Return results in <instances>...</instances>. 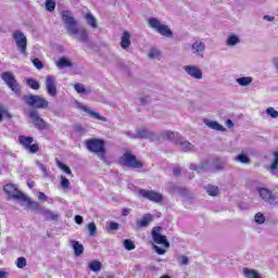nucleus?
Returning <instances> with one entry per match:
<instances>
[{
	"label": "nucleus",
	"instance_id": "nucleus-1",
	"mask_svg": "<svg viewBox=\"0 0 278 278\" xmlns=\"http://www.w3.org/2000/svg\"><path fill=\"white\" fill-rule=\"evenodd\" d=\"M61 17L67 34H70V36H74L77 42L86 43L90 41V34L88 33V29L84 26L78 27V22L75 16L71 14V11H62Z\"/></svg>",
	"mask_w": 278,
	"mask_h": 278
},
{
	"label": "nucleus",
	"instance_id": "nucleus-2",
	"mask_svg": "<svg viewBox=\"0 0 278 278\" xmlns=\"http://www.w3.org/2000/svg\"><path fill=\"white\" fill-rule=\"evenodd\" d=\"M88 151L94 153L99 160H105V141L102 139H90L86 141Z\"/></svg>",
	"mask_w": 278,
	"mask_h": 278
},
{
	"label": "nucleus",
	"instance_id": "nucleus-3",
	"mask_svg": "<svg viewBox=\"0 0 278 278\" xmlns=\"http://www.w3.org/2000/svg\"><path fill=\"white\" fill-rule=\"evenodd\" d=\"M149 27L157 31L161 36H165L166 38H173V30L168 27V25L162 24L157 17H150L148 21Z\"/></svg>",
	"mask_w": 278,
	"mask_h": 278
},
{
	"label": "nucleus",
	"instance_id": "nucleus-4",
	"mask_svg": "<svg viewBox=\"0 0 278 278\" xmlns=\"http://www.w3.org/2000/svg\"><path fill=\"white\" fill-rule=\"evenodd\" d=\"M23 101L30 108H37L39 110L49 108V101H47L45 98H40V96L25 94L23 96Z\"/></svg>",
	"mask_w": 278,
	"mask_h": 278
},
{
	"label": "nucleus",
	"instance_id": "nucleus-5",
	"mask_svg": "<svg viewBox=\"0 0 278 278\" xmlns=\"http://www.w3.org/2000/svg\"><path fill=\"white\" fill-rule=\"evenodd\" d=\"M1 79L4 81V84H7L8 88H10L16 97H21V85L12 72L2 73Z\"/></svg>",
	"mask_w": 278,
	"mask_h": 278
},
{
	"label": "nucleus",
	"instance_id": "nucleus-6",
	"mask_svg": "<svg viewBox=\"0 0 278 278\" xmlns=\"http://www.w3.org/2000/svg\"><path fill=\"white\" fill-rule=\"evenodd\" d=\"M119 162H122V164L128 168H142L143 166L142 162L138 161L136 155L131 154L129 151L124 153V155L119 159Z\"/></svg>",
	"mask_w": 278,
	"mask_h": 278
},
{
	"label": "nucleus",
	"instance_id": "nucleus-7",
	"mask_svg": "<svg viewBox=\"0 0 278 278\" xmlns=\"http://www.w3.org/2000/svg\"><path fill=\"white\" fill-rule=\"evenodd\" d=\"M13 39L15 40L20 53H23V55L27 54V37H25V34L21 30H15L13 33Z\"/></svg>",
	"mask_w": 278,
	"mask_h": 278
},
{
	"label": "nucleus",
	"instance_id": "nucleus-8",
	"mask_svg": "<svg viewBox=\"0 0 278 278\" xmlns=\"http://www.w3.org/2000/svg\"><path fill=\"white\" fill-rule=\"evenodd\" d=\"M162 227L156 226L152 229V239L155 244H163L166 249L170 247V243L168 242V239H166V236L161 235Z\"/></svg>",
	"mask_w": 278,
	"mask_h": 278
},
{
	"label": "nucleus",
	"instance_id": "nucleus-9",
	"mask_svg": "<svg viewBox=\"0 0 278 278\" xmlns=\"http://www.w3.org/2000/svg\"><path fill=\"white\" fill-rule=\"evenodd\" d=\"M29 118L33 119L35 127L40 131H42V129H47V124L45 123V119L40 117L36 109H31L29 111Z\"/></svg>",
	"mask_w": 278,
	"mask_h": 278
},
{
	"label": "nucleus",
	"instance_id": "nucleus-10",
	"mask_svg": "<svg viewBox=\"0 0 278 278\" xmlns=\"http://www.w3.org/2000/svg\"><path fill=\"white\" fill-rule=\"evenodd\" d=\"M46 90L50 97H55L58 94V84L55 80V76L48 75L46 77Z\"/></svg>",
	"mask_w": 278,
	"mask_h": 278
},
{
	"label": "nucleus",
	"instance_id": "nucleus-11",
	"mask_svg": "<svg viewBox=\"0 0 278 278\" xmlns=\"http://www.w3.org/2000/svg\"><path fill=\"white\" fill-rule=\"evenodd\" d=\"M3 190L9 197L16 199L17 201H21L23 197H25V194H23V192H21L13 184L5 185Z\"/></svg>",
	"mask_w": 278,
	"mask_h": 278
},
{
	"label": "nucleus",
	"instance_id": "nucleus-12",
	"mask_svg": "<svg viewBox=\"0 0 278 278\" xmlns=\"http://www.w3.org/2000/svg\"><path fill=\"white\" fill-rule=\"evenodd\" d=\"M260 197L265 201L266 203H269V205H277L278 201L275 195H273V191L266 188L258 189Z\"/></svg>",
	"mask_w": 278,
	"mask_h": 278
},
{
	"label": "nucleus",
	"instance_id": "nucleus-13",
	"mask_svg": "<svg viewBox=\"0 0 278 278\" xmlns=\"http://www.w3.org/2000/svg\"><path fill=\"white\" fill-rule=\"evenodd\" d=\"M141 197L143 199H148L149 201H152L153 203H162V200L164 199L161 193H157L155 191L141 189L140 190Z\"/></svg>",
	"mask_w": 278,
	"mask_h": 278
},
{
	"label": "nucleus",
	"instance_id": "nucleus-14",
	"mask_svg": "<svg viewBox=\"0 0 278 278\" xmlns=\"http://www.w3.org/2000/svg\"><path fill=\"white\" fill-rule=\"evenodd\" d=\"M184 71L193 79H203V72L197 65H185Z\"/></svg>",
	"mask_w": 278,
	"mask_h": 278
},
{
	"label": "nucleus",
	"instance_id": "nucleus-15",
	"mask_svg": "<svg viewBox=\"0 0 278 278\" xmlns=\"http://www.w3.org/2000/svg\"><path fill=\"white\" fill-rule=\"evenodd\" d=\"M191 51L193 55H197V58H203L205 42L197 40L194 43H192Z\"/></svg>",
	"mask_w": 278,
	"mask_h": 278
},
{
	"label": "nucleus",
	"instance_id": "nucleus-16",
	"mask_svg": "<svg viewBox=\"0 0 278 278\" xmlns=\"http://www.w3.org/2000/svg\"><path fill=\"white\" fill-rule=\"evenodd\" d=\"M21 201H24V203H27V207H29V210H31L33 212H37V214H40L41 210L43 206H40V204L38 202H34L30 200V198L27 197H23V199Z\"/></svg>",
	"mask_w": 278,
	"mask_h": 278
},
{
	"label": "nucleus",
	"instance_id": "nucleus-17",
	"mask_svg": "<svg viewBox=\"0 0 278 278\" xmlns=\"http://www.w3.org/2000/svg\"><path fill=\"white\" fill-rule=\"evenodd\" d=\"M136 134H137V140L153 138V136H155V134L149 130L148 128H137Z\"/></svg>",
	"mask_w": 278,
	"mask_h": 278
},
{
	"label": "nucleus",
	"instance_id": "nucleus-18",
	"mask_svg": "<svg viewBox=\"0 0 278 278\" xmlns=\"http://www.w3.org/2000/svg\"><path fill=\"white\" fill-rule=\"evenodd\" d=\"M204 125H206V127L210 129H214L215 131H227V128L218 124L216 121L204 119Z\"/></svg>",
	"mask_w": 278,
	"mask_h": 278
},
{
	"label": "nucleus",
	"instance_id": "nucleus-19",
	"mask_svg": "<svg viewBox=\"0 0 278 278\" xmlns=\"http://www.w3.org/2000/svg\"><path fill=\"white\" fill-rule=\"evenodd\" d=\"M80 110H83V112H87V114H90V116L92 118H96L97 121H103V123L108 122V118L105 116H101V114H99L98 112H93L92 110H90V108L86 105H81Z\"/></svg>",
	"mask_w": 278,
	"mask_h": 278
},
{
	"label": "nucleus",
	"instance_id": "nucleus-20",
	"mask_svg": "<svg viewBox=\"0 0 278 278\" xmlns=\"http://www.w3.org/2000/svg\"><path fill=\"white\" fill-rule=\"evenodd\" d=\"M121 47L124 50H127L129 47H131V34H129L127 30H125L122 36Z\"/></svg>",
	"mask_w": 278,
	"mask_h": 278
},
{
	"label": "nucleus",
	"instance_id": "nucleus-21",
	"mask_svg": "<svg viewBox=\"0 0 278 278\" xmlns=\"http://www.w3.org/2000/svg\"><path fill=\"white\" fill-rule=\"evenodd\" d=\"M225 164H227V160L225 159H215L213 161V170L215 173H220V170H225Z\"/></svg>",
	"mask_w": 278,
	"mask_h": 278
},
{
	"label": "nucleus",
	"instance_id": "nucleus-22",
	"mask_svg": "<svg viewBox=\"0 0 278 278\" xmlns=\"http://www.w3.org/2000/svg\"><path fill=\"white\" fill-rule=\"evenodd\" d=\"M153 222V215L151 214H146L143 215L141 220H137V227L142 229L143 227H149L151 223Z\"/></svg>",
	"mask_w": 278,
	"mask_h": 278
},
{
	"label": "nucleus",
	"instance_id": "nucleus-23",
	"mask_svg": "<svg viewBox=\"0 0 278 278\" xmlns=\"http://www.w3.org/2000/svg\"><path fill=\"white\" fill-rule=\"evenodd\" d=\"M39 214L45 216L46 220H58V218L60 217L58 214L53 213L52 211H49L45 206L41 208Z\"/></svg>",
	"mask_w": 278,
	"mask_h": 278
},
{
	"label": "nucleus",
	"instance_id": "nucleus-24",
	"mask_svg": "<svg viewBox=\"0 0 278 278\" xmlns=\"http://www.w3.org/2000/svg\"><path fill=\"white\" fill-rule=\"evenodd\" d=\"M274 155V160L271 162V164L267 167V170H269V173H271V175H277V170H278V152L275 151L273 153Z\"/></svg>",
	"mask_w": 278,
	"mask_h": 278
},
{
	"label": "nucleus",
	"instance_id": "nucleus-25",
	"mask_svg": "<svg viewBox=\"0 0 278 278\" xmlns=\"http://www.w3.org/2000/svg\"><path fill=\"white\" fill-rule=\"evenodd\" d=\"M20 144L23 147V149H26L34 142V137H27V136H18L17 138Z\"/></svg>",
	"mask_w": 278,
	"mask_h": 278
},
{
	"label": "nucleus",
	"instance_id": "nucleus-26",
	"mask_svg": "<svg viewBox=\"0 0 278 278\" xmlns=\"http://www.w3.org/2000/svg\"><path fill=\"white\" fill-rule=\"evenodd\" d=\"M71 244L76 257H79V255H84V244H80L79 241H75V240H72Z\"/></svg>",
	"mask_w": 278,
	"mask_h": 278
},
{
	"label": "nucleus",
	"instance_id": "nucleus-27",
	"mask_svg": "<svg viewBox=\"0 0 278 278\" xmlns=\"http://www.w3.org/2000/svg\"><path fill=\"white\" fill-rule=\"evenodd\" d=\"M85 21L87 25H89V27H92V29H97V27H99V24L97 23V17H94V15H92V13L90 12L85 14Z\"/></svg>",
	"mask_w": 278,
	"mask_h": 278
},
{
	"label": "nucleus",
	"instance_id": "nucleus-28",
	"mask_svg": "<svg viewBox=\"0 0 278 278\" xmlns=\"http://www.w3.org/2000/svg\"><path fill=\"white\" fill-rule=\"evenodd\" d=\"M210 168V163L207 161L201 163L200 165H191L190 169L195 170L197 173H205Z\"/></svg>",
	"mask_w": 278,
	"mask_h": 278
},
{
	"label": "nucleus",
	"instance_id": "nucleus-29",
	"mask_svg": "<svg viewBox=\"0 0 278 278\" xmlns=\"http://www.w3.org/2000/svg\"><path fill=\"white\" fill-rule=\"evenodd\" d=\"M74 90H76L78 94H92V90L86 89V86H84V84L80 83L74 85Z\"/></svg>",
	"mask_w": 278,
	"mask_h": 278
},
{
	"label": "nucleus",
	"instance_id": "nucleus-30",
	"mask_svg": "<svg viewBox=\"0 0 278 278\" xmlns=\"http://www.w3.org/2000/svg\"><path fill=\"white\" fill-rule=\"evenodd\" d=\"M177 146L181 151H192L194 149V144L190 143L189 141H177Z\"/></svg>",
	"mask_w": 278,
	"mask_h": 278
},
{
	"label": "nucleus",
	"instance_id": "nucleus-31",
	"mask_svg": "<svg viewBox=\"0 0 278 278\" xmlns=\"http://www.w3.org/2000/svg\"><path fill=\"white\" fill-rule=\"evenodd\" d=\"M58 68H73V62L68 61L66 58H61L56 62Z\"/></svg>",
	"mask_w": 278,
	"mask_h": 278
},
{
	"label": "nucleus",
	"instance_id": "nucleus-32",
	"mask_svg": "<svg viewBox=\"0 0 278 278\" xmlns=\"http://www.w3.org/2000/svg\"><path fill=\"white\" fill-rule=\"evenodd\" d=\"M177 136H179V134L177 132H173L170 130H165L161 134V138L162 140H170L174 141L175 138H177Z\"/></svg>",
	"mask_w": 278,
	"mask_h": 278
},
{
	"label": "nucleus",
	"instance_id": "nucleus-33",
	"mask_svg": "<svg viewBox=\"0 0 278 278\" xmlns=\"http://www.w3.org/2000/svg\"><path fill=\"white\" fill-rule=\"evenodd\" d=\"M237 84H239V86H251V84H253V77L248 76V77H240L236 79Z\"/></svg>",
	"mask_w": 278,
	"mask_h": 278
},
{
	"label": "nucleus",
	"instance_id": "nucleus-34",
	"mask_svg": "<svg viewBox=\"0 0 278 278\" xmlns=\"http://www.w3.org/2000/svg\"><path fill=\"white\" fill-rule=\"evenodd\" d=\"M243 275L247 278H262L260 277V273L255 271L254 269L243 268Z\"/></svg>",
	"mask_w": 278,
	"mask_h": 278
},
{
	"label": "nucleus",
	"instance_id": "nucleus-35",
	"mask_svg": "<svg viewBox=\"0 0 278 278\" xmlns=\"http://www.w3.org/2000/svg\"><path fill=\"white\" fill-rule=\"evenodd\" d=\"M206 192H207L208 197H218L219 189L217 186L207 185Z\"/></svg>",
	"mask_w": 278,
	"mask_h": 278
},
{
	"label": "nucleus",
	"instance_id": "nucleus-36",
	"mask_svg": "<svg viewBox=\"0 0 278 278\" xmlns=\"http://www.w3.org/2000/svg\"><path fill=\"white\" fill-rule=\"evenodd\" d=\"M87 231H88L89 238H94V236H97V224H94V222L89 223L87 225Z\"/></svg>",
	"mask_w": 278,
	"mask_h": 278
},
{
	"label": "nucleus",
	"instance_id": "nucleus-37",
	"mask_svg": "<svg viewBox=\"0 0 278 278\" xmlns=\"http://www.w3.org/2000/svg\"><path fill=\"white\" fill-rule=\"evenodd\" d=\"M26 84L31 90H40V83L34 78H27Z\"/></svg>",
	"mask_w": 278,
	"mask_h": 278
},
{
	"label": "nucleus",
	"instance_id": "nucleus-38",
	"mask_svg": "<svg viewBox=\"0 0 278 278\" xmlns=\"http://www.w3.org/2000/svg\"><path fill=\"white\" fill-rule=\"evenodd\" d=\"M240 42V38L236 35H230L228 36V39H227V46L228 47H236V45H239Z\"/></svg>",
	"mask_w": 278,
	"mask_h": 278
},
{
	"label": "nucleus",
	"instance_id": "nucleus-39",
	"mask_svg": "<svg viewBox=\"0 0 278 278\" xmlns=\"http://www.w3.org/2000/svg\"><path fill=\"white\" fill-rule=\"evenodd\" d=\"M89 268L92 270V273H99L101 270V262L94 260L89 263Z\"/></svg>",
	"mask_w": 278,
	"mask_h": 278
},
{
	"label": "nucleus",
	"instance_id": "nucleus-40",
	"mask_svg": "<svg viewBox=\"0 0 278 278\" xmlns=\"http://www.w3.org/2000/svg\"><path fill=\"white\" fill-rule=\"evenodd\" d=\"M160 55H162V52H160V50L152 48L150 50V52L148 53V58L150 60H157V58H160Z\"/></svg>",
	"mask_w": 278,
	"mask_h": 278
},
{
	"label": "nucleus",
	"instance_id": "nucleus-41",
	"mask_svg": "<svg viewBox=\"0 0 278 278\" xmlns=\"http://www.w3.org/2000/svg\"><path fill=\"white\" fill-rule=\"evenodd\" d=\"M236 162H240L241 164H251V159H249L247 154L241 153L236 157Z\"/></svg>",
	"mask_w": 278,
	"mask_h": 278
},
{
	"label": "nucleus",
	"instance_id": "nucleus-42",
	"mask_svg": "<svg viewBox=\"0 0 278 278\" xmlns=\"http://www.w3.org/2000/svg\"><path fill=\"white\" fill-rule=\"evenodd\" d=\"M124 249H126V251H134V249H136V244L131 239H126L124 240Z\"/></svg>",
	"mask_w": 278,
	"mask_h": 278
},
{
	"label": "nucleus",
	"instance_id": "nucleus-43",
	"mask_svg": "<svg viewBox=\"0 0 278 278\" xmlns=\"http://www.w3.org/2000/svg\"><path fill=\"white\" fill-rule=\"evenodd\" d=\"M58 166L59 168H61V170H63V173H66V175H73V172L71 170V167H68V165L58 161Z\"/></svg>",
	"mask_w": 278,
	"mask_h": 278
},
{
	"label": "nucleus",
	"instance_id": "nucleus-44",
	"mask_svg": "<svg viewBox=\"0 0 278 278\" xmlns=\"http://www.w3.org/2000/svg\"><path fill=\"white\" fill-rule=\"evenodd\" d=\"M61 188H63V190H68V188H71V180L65 176H61Z\"/></svg>",
	"mask_w": 278,
	"mask_h": 278
},
{
	"label": "nucleus",
	"instance_id": "nucleus-45",
	"mask_svg": "<svg viewBox=\"0 0 278 278\" xmlns=\"http://www.w3.org/2000/svg\"><path fill=\"white\" fill-rule=\"evenodd\" d=\"M254 218H255V223H257V225H264V223H266V217L262 213H256Z\"/></svg>",
	"mask_w": 278,
	"mask_h": 278
},
{
	"label": "nucleus",
	"instance_id": "nucleus-46",
	"mask_svg": "<svg viewBox=\"0 0 278 278\" xmlns=\"http://www.w3.org/2000/svg\"><path fill=\"white\" fill-rule=\"evenodd\" d=\"M266 114L268 116H271V118H278V111L275 110V108H273V106H269L266 109Z\"/></svg>",
	"mask_w": 278,
	"mask_h": 278
},
{
	"label": "nucleus",
	"instance_id": "nucleus-47",
	"mask_svg": "<svg viewBox=\"0 0 278 278\" xmlns=\"http://www.w3.org/2000/svg\"><path fill=\"white\" fill-rule=\"evenodd\" d=\"M46 10H48V12H54L55 11V1L46 0Z\"/></svg>",
	"mask_w": 278,
	"mask_h": 278
},
{
	"label": "nucleus",
	"instance_id": "nucleus-48",
	"mask_svg": "<svg viewBox=\"0 0 278 278\" xmlns=\"http://www.w3.org/2000/svg\"><path fill=\"white\" fill-rule=\"evenodd\" d=\"M26 151H29L30 153H38L40 151V147L38 146V143H30Z\"/></svg>",
	"mask_w": 278,
	"mask_h": 278
},
{
	"label": "nucleus",
	"instance_id": "nucleus-49",
	"mask_svg": "<svg viewBox=\"0 0 278 278\" xmlns=\"http://www.w3.org/2000/svg\"><path fill=\"white\" fill-rule=\"evenodd\" d=\"M36 164L39 167V169L41 170V173H43V177H49V172L47 170V166H45V164L40 163V161H37Z\"/></svg>",
	"mask_w": 278,
	"mask_h": 278
},
{
	"label": "nucleus",
	"instance_id": "nucleus-50",
	"mask_svg": "<svg viewBox=\"0 0 278 278\" xmlns=\"http://www.w3.org/2000/svg\"><path fill=\"white\" fill-rule=\"evenodd\" d=\"M16 266H17V268H25V266H27V258L18 257Z\"/></svg>",
	"mask_w": 278,
	"mask_h": 278
},
{
	"label": "nucleus",
	"instance_id": "nucleus-51",
	"mask_svg": "<svg viewBox=\"0 0 278 278\" xmlns=\"http://www.w3.org/2000/svg\"><path fill=\"white\" fill-rule=\"evenodd\" d=\"M176 260L180 261V263H179L180 266H188V264H189L188 256H186V255L177 256Z\"/></svg>",
	"mask_w": 278,
	"mask_h": 278
},
{
	"label": "nucleus",
	"instance_id": "nucleus-52",
	"mask_svg": "<svg viewBox=\"0 0 278 278\" xmlns=\"http://www.w3.org/2000/svg\"><path fill=\"white\" fill-rule=\"evenodd\" d=\"M33 64L38 71H41V68H45V65L42 64V61L40 59H34Z\"/></svg>",
	"mask_w": 278,
	"mask_h": 278
},
{
	"label": "nucleus",
	"instance_id": "nucleus-53",
	"mask_svg": "<svg viewBox=\"0 0 278 278\" xmlns=\"http://www.w3.org/2000/svg\"><path fill=\"white\" fill-rule=\"evenodd\" d=\"M109 229H110V231H117V229H118V223H116V222H111V223H110V226H109Z\"/></svg>",
	"mask_w": 278,
	"mask_h": 278
},
{
	"label": "nucleus",
	"instance_id": "nucleus-54",
	"mask_svg": "<svg viewBox=\"0 0 278 278\" xmlns=\"http://www.w3.org/2000/svg\"><path fill=\"white\" fill-rule=\"evenodd\" d=\"M74 220L76 225H84V217L81 215H76Z\"/></svg>",
	"mask_w": 278,
	"mask_h": 278
},
{
	"label": "nucleus",
	"instance_id": "nucleus-55",
	"mask_svg": "<svg viewBox=\"0 0 278 278\" xmlns=\"http://www.w3.org/2000/svg\"><path fill=\"white\" fill-rule=\"evenodd\" d=\"M154 251H155V253H157V255H164V253H166V250H164L157 245H154Z\"/></svg>",
	"mask_w": 278,
	"mask_h": 278
},
{
	"label": "nucleus",
	"instance_id": "nucleus-56",
	"mask_svg": "<svg viewBox=\"0 0 278 278\" xmlns=\"http://www.w3.org/2000/svg\"><path fill=\"white\" fill-rule=\"evenodd\" d=\"M75 131H77L78 134H84L86 130L84 129L83 125H76L74 126Z\"/></svg>",
	"mask_w": 278,
	"mask_h": 278
},
{
	"label": "nucleus",
	"instance_id": "nucleus-57",
	"mask_svg": "<svg viewBox=\"0 0 278 278\" xmlns=\"http://www.w3.org/2000/svg\"><path fill=\"white\" fill-rule=\"evenodd\" d=\"M173 175H174L175 177H181V169H179V167H175V168L173 169Z\"/></svg>",
	"mask_w": 278,
	"mask_h": 278
},
{
	"label": "nucleus",
	"instance_id": "nucleus-58",
	"mask_svg": "<svg viewBox=\"0 0 278 278\" xmlns=\"http://www.w3.org/2000/svg\"><path fill=\"white\" fill-rule=\"evenodd\" d=\"M126 136H129V138H131V140H138V135L137 132L136 134H132L130 131H126L125 132Z\"/></svg>",
	"mask_w": 278,
	"mask_h": 278
},
{
	"label": "nucleus",
	"instance_id": "nucleus-59",
	"mask_svg": "<svg viewBox=\"0 0 278 278\" xmlns=\"http://www.w3.org/2000/svg\"><path fill=\"white\" fill-rule=\"evenodd\" d=\"M225 125H226V127H228V129H233V121L227 119Z\"/></svg>",
	"mask_w": 278,
	"mask_h": 278
},
{
	"label": "nucleus",
	"instance_id": "nucleus-60",
	"mask_svg": "<svg viewBox=\"0 0 278 278\" xmlns=\"http://www.w3.org/2000/svg\"><path fill=\"white\" fill-rule=\"evenodd\" d=\"M139 101L141 105H147V103H149V97L140 98Z\"/></svg>",
	"mask_w": 278,
	"mask_h": 278
},
{
	"label": "nucleus",
	"instance_id": "nucleus-61",
	"mask_svg": "<svg viewBox=\"0 0 278 278\" xmlns=\"http://www.w3.org/2000/svg\"><path fill=\"white\" fill-rule=\"evenodd\" d=\"M3 112H5V106L0 104V123L3 121Z\"/></svg>",
	"mask_w": 278,
	"mask_h": 278
},
{
	"label": "nucleus",
	"instance_id": "nucleus-62",
	"mask_svg": "<svg viewBox=\"0 0 278 278\" xmlns=\"http://www.w3.org/2000/svg\"><path fill=\"white\" fill-rule=\"evenodd\" d=\"M38 199L39 201H47V195L43 192H39Z\"/></svg>",
	"mask_w": 278,
	"mask_h": 278
},
{
	"label": "nucleus",
	"instance_id": "nucleus-63",
	"mask_svg": "<svg viewBox=\"0 0 278 278\" xmlns=\"http://www.w3.org/2000/svg\"><path fill=\"white\" fill-rule=\"evenodd\" d=\"M10 274L8 271L0 270V278H9Z\"/></svg>",
	"mask_w": 278,
	"mask_h": 278
},
{
	"label": "nucleus",
	"instance_id": "nucleus-64",
	"mask_svg": "<svg viewBox=\"0 0 278 278\" xmlns=\"http://www.w3.org/2000/svg\"><path fill=\"white\" fill-rule=\"evenodd\" d=\"M265 21H268L269 23L275 21V16H270V15H264L263 17Z\"/></svg>",
	"mask_w": 278,
	"mask_h": 278
}]
</instances>
